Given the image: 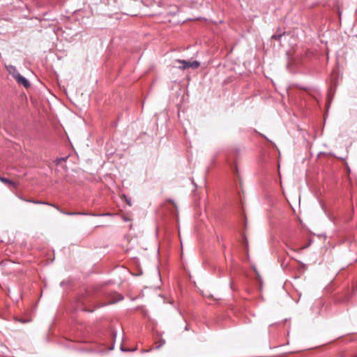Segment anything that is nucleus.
<instances>
[{"label":"nucleus","mask_w":357,"mask_h":357,"mask_svg":"<svg viewBox=\"0 0 357 357\" xmlns=\"http://www.w3.org/2000/svg\"><path fill=\"white\" fill-rule=\"evenodd\" d=\"M15 79L21 85L24 86L25 88H29L30 86L29 82L22 75H20V73H16L15 75Z\"/></svg>","instance_id":"obj_2"},{"label":"nucleus","mask_w":357,"mask_h":357,"mask_svg":"<svg viewBox=\"0 0 357 357\" xmlns=\"http://www.w3.org/2000/svg\"><path fill=\"white\" fill-rule=\"evenodd\" d=\"M115 296H116V298L115 299H114L111 302V303H116L117 301H121L123 299V296L121 295H120V294H116Z\"/></svg>","instance_id":"obj_8"},{"label":"nucleus","mask_w":357,"mask_h":357,"mask_svg":"<svg viewBox=\"0 0 357 357\" xmlns=\"http://www.w3.org/2000/svg\"><path fill=\"white\" fill-rule=\"evenodd\" d=\"M84 311H89V312H93V310H86V309H84Z\"/></svg>","instance_id":"obj_10"},{"label":"nucleus","mask_w":357,"mask_h":357,"mask_svg":"<svg viewBox=\"0 0 357 357\" xmlns=\"http://www.w3.org/2000/svg\"><path fill=\"white\" fill-rule=\"evenodd\" d=\"M8 71H9V73L13 75V77L14 78H15V75L16 73H20L17 70V69H16L15 67H13V66H10V67L9 68V69H8Z\"/></svg>","instance_id":"obj_5"},{"label":"nucleus","mask_w":357,"mask_h":357,"mask_svg":"<svg viewBox=\"0 0 357 357\" xmlns=\"http://www.w3.org/2000/svg\"><path fill=\"white\" fill-rule=\"evenodd\" d=\"M243 245L244 249H245V250L246 252V254H247L248 257H249V254H248V238H247L245 234H244L243 236Z\"/></svg>","instance_id":"obj_4"},{"label":"nucleus","mask_w":357,"mask_h":357,"mask_svg":"<svg viewBox=\"0 0 357 357\" xmlns=\"http://www.w3.org/2000/svg\"><path fill=\"white\" fill-rule=\"evenodd\" d=\"M51 206H54V208H56L57 210H59L60 212L64 213V214H66V215H74V214H76L75 213H70V212H65L63 211H62L61 209L59 208V207L54 205V204H51Z\"/></svg>","instance_id":"obj_6"},{"label":"nucleus","mask_w":357,"mask_h":357,"mask_svg":"<svg viewBox=\"0 0 357 357\" xmlns=\"http://www.w3.org/2000/svg\"><path fill=\"white\" fill-rule=\"evenodd\" d=\"M176 62L182 64L181 66L178 67L180 69H182V70H185L188 68L195 69V68H197L200 65L199 62H198L197 61H189L178 59V60H176Z\"/></svg>","instance_id":"obj_1"},{"label":"nucleus","mask_w":357,"mask_h":357,"mask_svg":"<svg viewBox=\"0 0 357 357\" xmlns=\"http://www.w3.org/2000/svg\"><path fill=\"white\" fill-rule=\"evenodd\" d=\"M26 202H31V203H33V204H48V205H51V204H49V203H47V202H41V201H36V200H26Z\"/></svg>","instance_id":"obj_7"},{"label":"nucleus","mask_w":357,"mask_h":357,"mask_svg":"<svg viewBox=\"0 0 357 357\" xmlns=\"http://www.w3.org/2000/svg\"><path fill=\"white\" fill-rule=\"evenodd\" d=\"M0 181L8 185L9 187L15 189L17 188L18 186V184L17 183L2 176H0Z\"/></svg>","instance_id":"obj_3"},{"label":"nucleus","mask_w":357,"mask_h":357,"mask_svg":"<svg viewBox=\"0 0 357 357\" xmlns=\"http://www.w3.org/2000/svg\"><path fill=\"white\" fill-rule=\"evenodd\" d=\"M282 35L274 34L272 36L271 38L275 40H278L281 38Z\"/></svg>","instance_id":"obj_9"}]
</instances>
